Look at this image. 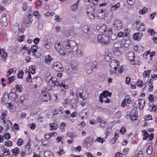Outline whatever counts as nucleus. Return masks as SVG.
<instances>
[{
    "instance_id": "44",
    "label": "nucleus",
    "mask_w": 157,
    "mask_h": 157,
    "mask_svg": "<svg viewBox=\"0 0 157 157\" xmlns=\"http://www.w3.org/2000/svg\"><path fill=\"white\" fill-rule=\"evenodd\" d=\"M152 147L151 146H149L147 149V153L148 155H150L152 153Z\"/></svg>"
},
{
    "instance_id": "37",
    "label": "nucleus",
    "mask_w": 157,
    "mask_h": 157,
    "mask_svg": "<svg viewBox=\"0 0 157 157\" xmlns=\"http://www.w3.org/2000/svg\"><path fill=\"white\" fill-rule=\"evenodd\" d=\"M124 100L127 103L129 104H130L132 102V100L129 95L126 96L124 98Z\"/></svg>"
},
{
    "instance_id": "48",
    "label": "nucleus",
    "mask_w": 157,
    "mask_h": 157,
    "mask_svg": "<svg viewBox=\"0 0 157 157\" xmlns=\"http://www.w3.org/2000/svg\"><path fill=\"white\" fill-rule=\"evenodd\" d=\"M8 80H9L8 83L9 84H11L13 81L15 80L14 77L11 76L8 78Z\"/></svg>"
},
{
    "instance_id": "33",
    "label": "nucleus",
    "mask_w": 157,
    "mask_h": 157,
    "mask_svg": "<svg viewBox=\"0 0 157 157\" xmlns=\"http://www.w3.org/2000/svg\"><path fill=\"white\" fill-rule=\"evenodd\" d=\"M120 48H113V52L116 56H118L120 54V52L119 51Z\"/></svg>"
},
{
    "instance_id": "40",
    "label": "nucleus",
    "mask_w": 157,
    "mask_h": 157,
    "mask_svg": "<svg viewBox=\"0 0 157 157\" xmlns=\"http://www.w3.org/2000/svg\"><path fill=\"white\" fill-rule=\"evenodd\" d=\"M95 141L101 143H103L105 141V140L104 138H101L100 137H98L96 138Z\"/></svg>"
},
{
    "instance_id": "1",
    "label": "nucleus",
    "mask_w": 157,
    "mask_h": 157,
    "mask_svg": "<svg viewBox=\"0 0 157 157\" xmlns=\"http://www.w3.org/2000/svg\"><path fill=\"white\" fill-rule=\"evenodd\" d=\"M63 45L65 50L61 47L59 42L56 43L54 45L56 50L60 55L64 56L66 54L68 56H72L74 55V54H77L78 47L74 41L67 40L64 42Z\"/></svg>"
},
{
    "instance_id": "28",
    "label": "nucleus",
    "mask_w": 157,
    "mask_h": 157,
    "mask_svg": "<svg viewBox=\"0 0 157 157\" xmlns=\"http://www.w3.org/2000/svg\"><path fill=\"white\" fill-rule=\"evenodd\" d=\"M137 30L139 31H144L145 30V27L144 23H141L140 27H138Z\"/></svg>"
},
{
    "instance_id": "25",
    "label": "nucleus",
    "mask_w": 157,
    "mask_h": 157,
    "mask_svg": "<svg viewBox=\"0 0 157 157\" xmlns=\"http://www.w3.org/2000/svg\"><path fill=\"white\" fill-rule=\"evenodd\" d=\"M52 60V59L50 55H48L47 57L45 59L44 61L45 63L48 64H49L51 61Z\"/></svg>"
},
{
    "instance_id": "60",
    "label": "nucleus",
    "mask_w": 157,
    "mask_h": 157,
    "mask_svg": "<svg viewBox=\"0 0 157 157\" xmlns=\"http://www.w3.org/2000/svg\"><path fill=\"white\" fill-rule=\"evenodd\" d=\"M123 154L120 152L116 153L115 155V157H123Z\"/></svg>"
},
{
    "instance_id": "36",
    "label": "nucleus",
    "mask_w": 157,
    "mask_h": 157,
    "mask_svg": "<svg viewBox=\"0 0 157 157\" xmlns=\"http://www.w3.org/2000/svg\"><path fill=\"white\" fill-rule=\"evenodd\" d=\"M38 49V46L36 45H33L31 48V51L33 52H36Z\"/></svg>"
},
{
    "instance_id": "5",
    "label": "nucleus",
    "mask_w": 157,
    "mask_h": 157,
    "mask_svg": "<svg viewBox=\"0 0 157 157\" xmlns=\"http://www.w3.org/2000/svg\"><path fill=\"white\" fill-rule=\"evenodd\" d=\"M123 27V24L120 20L116 18L113 21V28L114 29L117 30H120Z\"/></svg>"
},
{
    "instance_id": "4",
    "label": "nucleus",
    "mask_w": 157,
    "mask_h": 157,
    "mask_svg": "<svg viewBox=\"0 0 157 157\" xmlns=\"http://www.w3.org/2000/svg\"><path fill=\"white\" fill-rule=\"evenodd\" d=\"M97 63L95 61L91 62L85 65V69L88 73H91L93 69L96 67Z\"/></svg>"
},
{
    "instance_id": "14",
    "label": "nucleus",
    "mask_w": 157,
    "mask_h": 157,
    "mask_svg": "<svg viewBox=\"0 0 157 157\" xmlns=\"http://www.w3.org/2000/svg\"><path fill=\"white\" fill-rule=\"evenodd\" d=\"M127 59L128 60L132 62L134 60V54L132 52H129L127 54Z\"/></svg>"
},
{
    "instance_id": "10",
    "label": "nucleus",
    "mask_w": 157,
    "mask_h": 157,
    "mask_svg": "<svg viewBox=\"0 0 157 157\" xmlns=\"http://www.w3.org/2000/svg\"><path fill=\"white\" fill-rule=\"evenodd\" d=\"M47 80L48 81L49 79H50L48 81V84L49 85L52 87L54 86V83L55 80L56 79V78H54L53 79L52 76L49 75L46 78Z\"/></svg>"
},
{
    "instance_id": "30",
    "label": "nucleus",
    "mask_w": 157,
    "mask_h": 157,
    "mask_svg": "<svg viewBox=\"0 0 157 157\" xmlns=\"http://www.w3.org/2000/svg\"><path fill=\"white\" fill-rule=\"evenodd\" d=\"M120 3H117V4L113 5L111 6V10L112 11H114L120 7Z\"/></svg>"
},
{
    "instance_id": "55",
    "label": "nucleus",
    "mask_w": 157,
    "mask_h": 157,
    "mask_svg": "<svg viewBox=\"0 0 157 157\" xmlns=\"http://www.w3.org/2000/svg\"><path fill=\"white\" fill-rule=\"evenodd\" d=\"M15 87L16 88L17 90V91L20 92H21L22 86H21V85L19 86L17 84L16 86Z\"/></svg>"
},
{
    "instance_id": "47",
    "label": "nucleus",
    "mask_w": 157,
    "mask_h": 157,
    "mask_svg": "<svg viewBox=\"0 0 157 157\" xmlns=\"http://www.w3.org/2000/svg\"><path fill=\"white\" fill-rule=\"evenodd\" d=\"M118 137V134L117 133H116L114 136V137L111 140V141L113 142L112 144L115 143Z\"/></svg>"
},
{
    "instance_id": "12",
    "label": "nucleus",
    "mask_w": 157,
    "mask_h": 157,
    "mask_svg": "<svg viewBox=\"0 0 157 157\" xmlns=\"http://www.w3.org/2000/svg\"><path fill=\"white\" fill-rule=\"evenodd\" d=\"M76 66L73 67L71 66L67 71V74L69 75H71L74 74L76 71Z\"/></svg>"
},
{
    "instance_id": "51",
    "label": "nucleus",
    "mask_w": 157,
    "mask_h": 157,
    "mask_svg": "<svg viewBox=\"0 0 157 157\" xmlns=\"http://www.w3.org/2000/svg\"><path fill=\"white\" fill-rule=\"evenodd\" d=\"M24 73V72L22 71H20L18 74H17V77L18 78H20V79H22L23 77V75Z\"/></svg>"
},
{
    "instance_id": "21",
    "label": "nucleus",
    "mask_w": 157,
    "mask_h": 157,
    "mask_svg": "<svg viewBox=\"0 0 157 157\" xmlns=\"http://www.w3.org/2000/svg\"><path fill=\"white\" fill-rule=\"evenodd\" d=\"M101 96L104 98H106L108 96L110 97L111 95V93L108 92V91H104L102 93L100 94Z\"/></svg>"
},
{
    "instance_id": "31",
    "label": "nucleus",
    "mask_w": 157,
    "mask_h": 157,
    "mask_svg": "<svg viewBox=\"0 0 157 157\" xmlns=\"http://www.w3.org/2000/svg\"><path fill=\"white\" fill-rule=\"evenodd\" d=\"M9 97L10 99L12 100L15 98L16 96V94L15 93L13 92H10L8 94Z\"/></svg>"
},
{
    "instance_id": "63",
    "label": "nucleus",
    "mask_w": 157,
    "mask_h": 157,
    "mask_svg": "<svg viewBox=\"0 0 157 157\" xmlns=\"http://www.w3.org/2000/svg\"><path fill=\"white\" fill-rule=\"evenodd\" d=\"M135 0H127V2L128 5H132L135 2Z\"/></svg>"
},
{
    "instance_id": "29",
    "label": "nucleus",
    "mask_w": 157,
    "mask_h": 157,
    "mask_svg": "<svg viewBox=\"0 0 157 157\" xmlns=\"http://www.w3.org/2000/svg\"><path fill=\"white\" fill-rule=\"evenodd\" d=\"M36 69V67L35 66L31 65L29 67V70L33 74H34L35 73L36 71L35 70Z\"/></svg>"
},
{
    "instance_id": "8",
    "label": "nucleus",
    "mask_w": 157,
    "mask_h": 157,
    "mask_svg": "<svg viewBox=\"0 0 157 157\" xmlns=\"http://www.w3.org/2000/svg\"><path fill=\"white\" fill-rule=\"evenodd\" d=\"M33 82H35L34 87L36 88L39 87L42 82V80L40 77H37L33 78Z\"/></svg>"
},
{
    "instance_id": "32",
    "label": "nucleus",
    "mask_w": 157,
    "mask_h": 157,
    "mask_svg": "<svg viewBox=\"0 0 157 157\" xmlns=\"http://www.w3.org/2000/svg\"><path fill=\"white\" fill-rule=\"evenodd\" d=\"M49 126L50 127L51 129L56 130L58 128L57 124L55 123H51L50 124Z\"/></svg>"
},
{
    "instance_id": "17",
    "label": "nucleus",
    "mask_w": 157,
    "mask_h": 157,
    "mask_svg": "<svg viewBox=\"0 0 157 157\" xmlns=\"http://www.w3.org/2000/svg\"><path fill=\"white\" fill-rule=\"evenodd\" d=\"M98 27H99V30L102 33H104L106 31L107 28L106 25H105L100 24L98 25Z\"/></svg>"
},
{
    "instance_id": "26",
    "label": "nucleus",
    "mask_w": 157,
    "mask_h": 157,
    "mask_svg": "<svg viewBox=\"0 0 157 157\" xmlns=\"http://www.w3.org/2000/svg\"><path fill=\"white\" fill-rule=\"evenodd\" d=\"M142 132L143 133V139L144 140H147L149 137V134L145 130H142Z\"/></svg>"
},
{
    "instance_id": "56",
    "label": "nucleus",
    "mask_w": 157,
    "mask_h": 157,
    "mask_svg": "<svg viewBox=\"0 0 157 157\" xmlns=\"http://www.w3.org/2000/svg\"><path fill=\"white\" fill-rule=\"evenodd\" d=\"M26 80L28 82H30L32 81L31 76L30 73H29L27 77L26 78Z\"/></svg>"
},
{
    "instance_id": "19",
    "label": "nucleus",
    "mask_w": 157,
    "mask_h": 157,
    "mask_svg": "<svg viewBox=\"0 0 157 157\" xmlns=\"http://www.w3.org/2000/svg\"><path fill=\"white\" fill-rule=\"evenodd\" d=\"M52 46V44L49 41L47 40L44 41V46L46 48L49 49L51 48Z\"/></svg>"
},
{
    "instance_id": "38",
    "label": "nucleus",
    "mask_w": 157,
    "mask_h": 157,
    "mask_svg": "<svg viewBox=\"0 0 157 157\" xmlns=\"http://www.w3.org/2000/svg\"><path fill=\"white\" fill-rule=\"evenodd\" d=\"M0 54L2 57L3 58H6L7 56V54L4 52L3 49H1L0 50Z\"/></svg>"
},
{
    "instance_id": "62",
    "label": "nucleus",
    "mask_w": 157,
    "mask_h": 157,
    "mask_svg": "<svg viewBox=\"0 0 157 157\" xmlns=\"http://www.w3.org/2000/svg\"><path fill=\"white\" fill-rule=\"evenodd\" d=\"M25 95L23 94L21 95L20 98V100L21 101V102L22 103L23 101L25 100Z\"/></svg>"
},
{
    "instance_id": "46",
    "label": "nucleus",
    "mask_w": 157,
    "mask_h": 157,
    "mask_svg": "<svg viewBox=\"0 0 157 157\" xmlns=\"http://www.w3.org/2000/svg\"><path fill=\"white\" fill-rule=\"evenodd\" d=\"M61 82H59L56 80V79L55 80L54 83V86H56L58 87L61 86Z\"/></svg>"
},
{
    "instance_id": "64",
    "label": "nucleus",
    "mask_w": 157,
    "mask_h": 157,
    "mask_svg": "<svg viewBox=\"0 0 157 157\" xmlns=\"http://www.w3.org/2000/svg\"><path fill=\"white\" fill-rule=\"evenodd\" d=\"M121 115V112L120 111H118L115 114L116 117L117 118L120 117Z\"/></svg>"
},
{
    "instance_id": "2",
    "label": "nucleus",
    "mask_w": 157,
    "mask_h": 157,
    "mask_svg": "<svg viewBox=\"0 0 157 157\" xmlns=\"http://www.w3.org/2000/svg\"><path fill=\"white\" fill-rule=\"evenodd\" d=\"M98 39V41L102 44L108 45L110 43L109 37L104 34L99 35Z\"/></svg>"
},
{
    "instance_id": "35",
    "label": "nucleus",
    "mask_w": 157,
    "mask_h": 157,
    "mask_svg": "<svg viewBox=\"0 0 157 157\" xmlns=\"http://www.w3.org/2000/svg\"><path fill=\"white\" fill-rule=\"evenodd\" d=\"M20 150L18 147H16L14 149H13L11 150V151L13 153V155H16L17 154H18Z\"/></svg>"
},
{
    "instance_id": "59",
    "label": "nucleus",
    "mask_w": 157,
    "mask_h": 157,
    "mask_svg": "<svg viewBox=\"0 0 157 157\" xmlns=\"http://www.w3.org/2000/svg\"><path fill=\"white\" fill-rule=\"evenodd\" d=\"M136 85L138 86L141 87L143 86V82L142 81L140 80H138V82L136 83Z\"/></svg>"
},
{
    "instance_id": "24",
    "label": "nucleus",
    "mask_w": 157,
    "mask_h": 157,
    "mask_svg": "<svg viewBox=\"0 0 157 157\" xmlns=\"http://www.w3.org/2000/svg\"><path fill=\"white\" fill-rule=\"evenodd\" d=\"M1 149H2L3 152V155L6 156L8 155H9L10 154V151L9 149H7L4 148V147H2Z\"/></svg>"
},
{
    "instance_id": "58",
    "label": "nucleus",
    "mask_w": 157,
    "mask_h": 157,
    "mask_svg": "<svg viewBox=\"0 0 157 157\" xmlns=\"http://www.w3.org/2000/svg\"><path fill=\"white\" fill-rule=\"evenodd\" d=\"M40 39L39 38H36L33 40V42L36 44H38L40 42Z\"/></svg>"
},
{
    "instance_id": "61",
    "label": "nucleus",
    "mask_w": 157,
    "mask_h": 157,
    "mask_svg": "<svg viewBox=\"0 0 157 157\" xmlns=\"http://www.w3.org/2000/svg\"><path fill=\"white\" fill-rule=\"evenodd\" d=\"M120 132L122 134H124L126 132L125 128L124 126H123L120 130Z\"/></svg>"
},
{
    "instance_id": "52",
    "label": "nucleus",
    "mask_w": 157,
    "mask_h": 157,
    "mask_svg": "<svg viewBox=\"0 0 157 157\" xmlns=\"http://www.w3.org/2000/svg\"><path fill=\"white\" fill-rule=\"evenodd\" d=\"M6 140H9L10 138V135L9 133H5L4 134L3 136Z\"/></svg>"
},
{
    "instance_id": "27",
    "label": "nucleus",
    "mask_w": 157,
    "mask_h": 157,
    "mask_svg": "<svg viewBox=\"0 0 157 157\" xmlns=\"http://www.w3.org/2000/svg\"><path fill=\"white\" fill-rule=\"evenodd\" d=\"M112 127L110 126H108L107 128L106 132H105L106 135V137H105V138H107V136L109 134H110L112 132Z\"/></svg>"
},
{
    "instance_id": "15",
    "label": "nucleus",
    "mask_w": 157,
    "mask_h": 157,
    "mask_svg": "<svg viewBox=\"0 0 157 157\" xmlns=\"http://www.w3.org/2000/svg\"><path fill=\"white\" fill-rule=\"evenodd\" d=\"M143 35V34L142 33H136L133 35V38L135 40L140 41L141 37Z\"/></svg>"
},
{
    "instance_id": "45",
    "label": "nucleus",
    "mask_w": 157,
    "mask_h": 157,
    "mask_svg": "<svg viewBox=\"0 0 157 157\" xmlns=\"http://www.w3.org/2000/svg\"><path fill=\"white\" fill-rule=\"evenodd\" d=\"M13 143L10 140H8L5 142V145L7 147H10L12 145Z\"/></svg>"
},
{
    "instance_id": "20",
    "label": "nucleus",
    "mask_w": 157,
    "mask_h": 157,
    "mask_svg": "<svg viewBox=\"0 0 157 157\" xmlns=\"http://www.w3.org/2000/svg\"><path fill=\"white\" fill-rule=\"evenodd\" d=\"M112 57V55L108 52L106 53L104 56V60L106 62L109 61Z\"/></svg>"
},
{
    "instance_id": "39",
    "label": "nucleus",
    "mask_w": 157,
    "mask_h": 157,
    "mask_svg": "<svg viewBox=\"0 0 157 157\" xmlns=\"http://www.w3.org/2000/svg\"><path fill=\"white\" fill-rule=\"evenodd\" d=\"M57 153L59 155H63L65 154V152L62 146H60L59 147V151L57 152Z\"/></svg>"
},
{
    "instance_id": "57",
    "label": "nucleus",
    "mask_w": 157,
    "mask_h": 157,
    "mask_svg": "<svg viewBox=\"0 0 157 157\" xmlns=\"http://www.w3.org/2000/svg\"><path fill=\"white\" fill-rule=\"evenodd\" d=\"M23 143V142L21 139H19L17 141V144L18 146L21 145Z\"/></svg>"
},
{
    "instance_id": "41",
    "label": "nucleus",
    "mask_w": 157,
    "mask_h": 157,
    "mask_svg": "<svg viewBox=\"0 0 157 157\" xmlns=\"http://www.w3.org/2000/svg\"><path fill=\"white\" fill-rule=\"evenodd\" d=\"M147 11V9L146 8L144 7L142 10L139 11L141 15H143L146 13Z\"/></svg>"
},
{
    "instance_id": "9",
    "label": "nucleus",
    "mask_w": 157,
    "mask_h": 157,
    "mask_svg": "<svg viewBox=\"0 0 157 157\" xmlns=\"http://www.w3.org/2000/svg\"><path fill=\"white\" fill-rule=\"evenodd\" d=\"M10 98L9 97V95L7 92L6 91L3 94L2 97L1 99L2 103L4 104L6 102H8L10 100Z\"/></svg>"
},
{
    "instance_id": "54",
    "label": "nucleus",
    "mask_w": 157,
    "mask_h": 157,
    "mask_svg": "<svg viewBox=\"0 0 157 157\" xmlns=\"http://www.w3.org/2000/svg\"><path fill=\"white\" fill-rule=\"evenodd\" d=\"M86 123L84 121H82V122L79 123L78 124V125L80 128L84 127L86 125Z\"/></svg>"
},
{
    "instance_id": "53",
    "label": "nucleus",
    "mask_w": 157,
    "mask_h": 157,
    "mask_svg": "<svg viewBox=\"0 0 157 157\" xmlns=\"http://www.w3.org/2000/svg\"><path fill=\"white\" fill-rule=\"evenodd\" d=\"M76 97H77V99L78 98V96H79L83 100H85V99L84 98V97L83 96V94H82V93L80 92L78 94H76Z\"/></svg>"
},
{
    "instance_id": "18",
    "label": "nucleus",
    "mask_w": 157,
    "mask_h": 157,
    "mask_svg": "<svg viewBox=\"0 0 157 157\" xmlns=\"http://www.w3.org/2000/svg\"><path fill=\"white\" fill-rule=\"evenodd\" d=\"M139 108L140 110L142 109L144 106L145 101L144 99H139L138 100Z\"/></svg>"
},
{
    "instance_id": "49",
    "label": "nucleus",
    "mask_w": 157,
    "mask_h": 157,
    "mask_svg": "<svg viewBox=\"0 0 157 157\" xmlns=\"http://www.w3.org/2000/svg\"><path fill=\"white\" fill-rule=\"evenodd\" d=\"M87 14L88 17L91 19H94V14L90 12H87Z\"/></svg>"
},
{
    "instance_id": "3",
    "label": "nucleus",
    "mask_w": 157,
    "mask_h": 157,
    "mask_svg": "<svg viewBox=\"0 0 157 157\" xmlns=\"http://www.w3.org/2000/svg\"><path fill=\"white\" fill-rule=\"evenodd\" d=\"M119 62L117 60H113L110 63V74L113 75L116 73L117 67L119 65Z\"/></svg>"
},
{
    "instance_id": "7",
    "label": "nucleus",
    "mask_w": 157,
    "mask_h": 157,
    "mask_svg": "<svg viewBox=\"0 0 157 157\" xmlns=\"http://www.w3.org/2000/svg\"><path fill=\"white\" fill-rule=\"evenodd\" d=\"M129 115V116L128 117L132 121H134L137 120V112L136 109H132Z\"/></svg>"
},
{
    "instance_id": "42",
    "label": "nucleus",
    "mask_w": 157,
    "mask_h": 157,
    "mask_svg": "<svg viewBox=\"0 0 157 157\" xmlns=\"http://www.w3.org/2000/svg\"><path fill=\"white\" fill-rule=\"evenodd\" d=\"M150 70L144 71L143 72V76L144 77H149L150 75Z\"/></svg>"
},
{
    "instance_id": "16",
    "label": "nucleus",
    "mask_w": 157,
    "mask_h": 157,
    "mask_svg": "<svg viewBox=\"0 0 157 157\" xmlns=\"http://www.w3.org/2000/svg\"><path fill=\"white\" fill-rule=\"evenodd\" d=\"M105 11V10H99L98 17L99 19H102L104 18Z\"/></svg>"
},
{
    "instance_id": "13",
    "label": "nucleus",
    "mask_w": 157,
    "mask_h": 157,
    "mask_svg": "<svg viewBox=\"0 0 157 157\" xmlns=\"http://www.w3.org/2000/svg\"><path fill=\"white\" fill-rule=\"evenodd\" d=\"M41 97L42 100L44 102L47 101L50 99L51 98L50 95L48 93L45 94H41Z\"/></svg>"
},
{
    "instance_id": "11",
    "label": "nucleus",
    "mask_w": 157,
    "mask_h": 157,
    "mask_svg": "<svg viewBox=\"0 0 157 157\" xmlns=\"http://www.w3.org/2000/svg\"><path fill=\"white\" fill-rule=\"evenodd\" d=\"M31 16L32 17V15L29 14V17L26 19L24 21L25 25L27 27L30 25L32 22L33 20Z\"/></svg>"
},
{
    "instance_id": "50",
    "label": "nucleus",
    "mask_w": 157,
    "mask_h": 157,
    "mask_svg": "<svg viewBox=\"0 0 157 157\" xmlns=\"http://www.w3.org/2000/svg\"><path fill=\"white\" fill-rule=\"evenodd\" d=\"M147 33L150 35H153L155 34V32L154 30L150 29H148Z\"/></svg>"
},
{
    "instance_id": "43",
    "label": "nucleus",
    "mask_w": 157,
    "mask_h": 157,
    "mask_svg": "<svg viewBox=\"0 0 157 157\" xmlns=\"http://www.w3.org/2000/svg\"><path fill=\"white\" fill-rule=\"evenodd\" d=\"M76 136V135L74 133L73 131L71 132L70 133H68L67 135V136L71 138L72 139H73V137Z\"/></svg>"
},
{
    "instance_id": "23",
    "label": "nucleus",
    "mask_w": 157,
    "mask_h": 157,
    "mask_svg": "<svg viewBox=\"0 0 157 157\" xmlns=\"http://www.w3.org/2000/svg\"><path fill=\"white\" fill-rule=\"evenodd\" d=\"M87 112H86L85 110H83L80 113V114L82 115L81 118L83 120L84 118H87L88 116L87 115Z\"/></svg>"
},
{
    "instance_id": "22",
    "label": "nucleus",
    "mask_w": 157,
    "mask_h": 157,
    "mask_svg": "<svg viewBox=\"0 0 157 157\" xmlns=\"http://www.w3.org/2000/svg\"><path fill=\"white\" fill-rule=\"evenodd\" d=\"M44 155L45 157H54L53 153L52 152L49 151H45Z\"/></svg>"
},
{
    "instance_id": "34",
    "label": "nucleus",
    "mask_w": 157,
    "mask_h": 157,
    "mask_svg": "<svg viewBox=\"0 0 157 157\" xmlns=\"http://www.w3.org/2000/svg\"><path fill=\"white\" fill-rule=\"evenodd\" d=\"M78 6V4L75 3L71 7V9L72 11H75L77 9Z\"/></svg>"
},
{
    "instance_id": "6",
    "label": "nucleus",
    "mask_w": 157,
    "mask_h": 157,
    "mask_svg": "<svg viewBox=\"0 0 157 157\" xmlns=\"http://www.w3.org/2000/svg\"><path fill=\"white\" fill-rule=\"evenodd\" d=\"M52 68L57 72L63 71L64 68L62 65L59 62H57L54 63L52 66Z\"/></svg>"
}]
</instances>
